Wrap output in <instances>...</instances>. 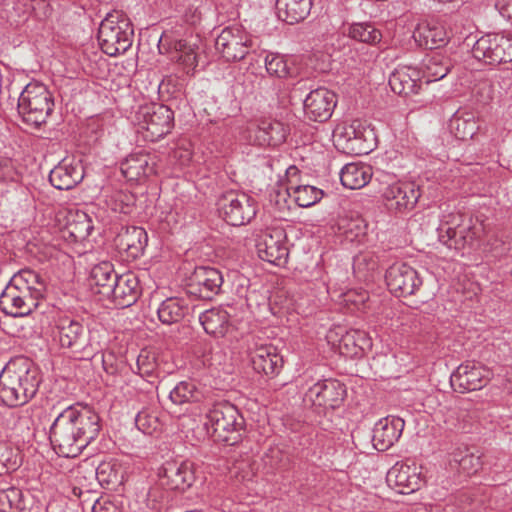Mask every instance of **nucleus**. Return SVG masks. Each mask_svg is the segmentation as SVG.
<instances>
[{
  "instance_id": "nucleus-1",
  "label": "nucleus",
  "mask_w": 512,
  "mask_h": 512,
  "mask_svg": "<svg viewBox=\"0 0 512 512\" xmlns=\"http://www.w3.org/2000/svg\"><path fill=\"white\" fill-rule=\"evenodd\" d=\"M101 429L99 415L88 406H70L54 420L50 441L63 457H76L93 441Z\"/></svg>"
},
{
  "instance_id": "nucleus-2",
  "label": "nucleus",
  "mask_w": 512,
  "mask_h": 512,
  "mask_svg": "<svg viewBox=\"0 0 512 512\" xmlns=\"http://www.w3.org/2000/svg\"><path fill=\"white\" fill-rule=\"evenodd\" d=\"M40 382L39 371L29 359H12L0 373V398L7 406L24 405L35 396Z\"/></svg>"
},
{
  "instance_id": "nucleus-3",
  "label": "nucleus",
  "mask_w": 512,
  "mask_h": 512,
  "mask_svg": "<svg viewBox=\"0 0 512 512\" xmlns=\"http://www.w3.org/2000/svg\"><path fill=\"white\" fill-rule=\"evenodd\" d=\"M204 426L215 441L235 445L242 438L244 418L234 405L222 402L208 411Z\"/></svg>"
},
{
  "instance_id": "nucleus-4",
  "label": "nucleus",
  "mask_w": 512,
  "mask_h": 512,
  "mask_svg": "<svg viewBox=\"0 0 512 512\" xmlns=\"http://www.w3.org/2000/svg\"><path fill=\"white\" fill-rule=\"evenodd\" d=\"M134 30L130 19L114 10L106 15L98 29V42L102 51L109 56L125 53L132 45Z\"/></svg>"
},
{
  "instance_id": "nucleus-5",
  "label": "nucleus",
  "mask_w": 512,
  "mask_h": 512,
  "mask_svg": "<svg viewBox=\"0 0 512 512\" xmlns=\"http://www.w3.org/2000/svg\"><path fill=\"white\" fill-rule=\"evenodd\" d=\"M90 331L78 319L60 317L55 324L54 335L59 345L80 359H89L97 351L91 342Z\"/></svg>"
},
{
  "instance_id": "nucleus-6",
  "label": "nucleus",
  "mask_w": 512,
  "mask_h": 512,
  "mask_svg": "<svg viewBox=\"0 0 512 512\" xmlns=\"http://www.w3.org/2000/svg\"><path fill=\"white\" fill-rule=\"evenodd\" d=\"M133 123L146 141L155 142L172 129L173 112L165 105L145 104L135 112Z\"/></svg>"
},
{
  "instance_id": "nucleus-7",
  "label": "nucleus",
  "mask_w": 512,
  "mask_h": 512,
  "mask_svg": "<svg viewBox=\"0 0 512 512\" xmlns=\"http://www.w3.org/2000/svg\"><path fill=\"white\" fill-rule=\"evenodd\" d=\"M54 102L45 85L38 82L29 83L18 99V112L23 120L31 125L44 123L53 110Z\"/></svg>"
},
{
  "instance_id": "nucleus-8",
  "label": "nucleus",
  "mask_w": 512,
  "mask_h": 512,
  "mask_svg": "<svg viewBox=\"0 0 512 512\" xmlns=\"http://www.w3.org/2000/svg\"><path fill=\"white\" fill-rule=\"evenodd\" d=\"M335 147L347 154L364 155L371 152L376 143L374 130L359 120L339 124L333 131Z\"/></svg>"
},
{
  "instance_id": "nucleus-9",
  "label": "nucleus",
  "mask_w": 512,
  "mask_h": 512,
  "mask_svg": "<svg viewBox=\"0 0 512 512\" xmlns=\"http://www.w3.org/2000/svg\"><path fill=\"white\" fill-rule=\"evenodd\" d=\"M220 216L230 225L249 223L256 215L255 200L244 192L228 191L218 200Z\"/></svg>"
},
{
  "instance_id": "nucleus-10",
  "label": "nucleus",
  "mask_w": 512,
  "mask_h": 512,
  "mask_svg": "<svg viewBox=\"0 0 512 512\" xmlns=\"http://www.w3.org/2000/svg\"><path fill=\"white\" fill-rule=\"evenodd\" d=\"M472 55L478 61L489 65L512 62V33L486 34L480 37L472 47Z\"/></svg>"
},
{
  "instance_id": "nucleus-11",
  "label": "nucleus",
  "mask_w": 512,
  "mask_h": 512,
  "mask_svg": "<svg viewBox=\"0 0 512 512\" xmlns=\"http://www.w3.org/2000/svg\"><path fill=\"white\" fill-rule=\"evenodd\" d=\"M215 47L226 61H239L252 47V39L242 26L232 25L225 27L217 36Z\"/></svg>"
},
{
  "instance_id": "nucleus-12",
  "label": "nucleus",
  "mask_w": 512,
  "mask_h": 512,
  "mask_svg": "<svg viewBox=\"0 0 512 512\" xmlns=\"http://www.w3.org/2000/svg\"><path fill=\"white\" fill-rule=\"evenodd\" d=\"M258 256L271 264L283 265L288 257L286 234L282 228L263 231L256 240Z\"/></svg>"
},
{
  "instance_id": "nucleus-13",
  "label": "nucleus",
  "mask_w": 512,
  "mask_h": 512,
  "mask_svg": "<svg viewBox=\"0 0 512 512\" xmlns=\"http://www.w3.org/2000/svg\"><path fill=\"white\" fill-rule=\"evenodd\" d=\"M421 285L417 271L405 263H395L386 270V287L396 297L412 295Z\"/></svg>"
},
{
  "instance_id": "nucleus-14",
  "label": "nucleus",
  "mask_w": 512,
  "mask_h": 512,
  "mask_svg": "<svg viewBox=\"0 0 512 512\" xmlns=\"http://www.w3.org/2000/svg\"><path fill=\"white\" fill-rule=\"evenodd\" d=\"M337 104L334 92L327 88H317L308 93L303 101L305 117L314 122H325L331 118Z\"/></svg>"
},
{
  "instance_id": "nucleus-15",
  "label": "nucleus",
  "mask_w": 512,
  "mask_h": 512,
  "mask_svg": "<svg viewBox=\"0 0 512 512\" xmlns=\"http://www.w3.org/2000/svg\"><path fill=\"white\" fill-rule=\"evenodd\" d=\"M491 371L475 363H464L452 373L450 377L451 386L455 391L465 393L479 390L489 381Z\"/></svg>"
},
{
  "instance_id": "nucleus-16",
  "label": "nucleus",
  "mask_w": 512,
  "mask_h": 512,
  "mask_svg": "<svg viewBox=\"0 0 512 512\" xmlns=\"http://www.w3.org/2000/svg\"><path fill=\"white\" fill-rule=\"evenodd\" d=\"M345 395L344 384L335 379H325L307 390L304 401L317 407L335 408L344 400Z\"/></svg>"
},
{
  "instance_id": "nucleus-17",
  "label": "nucleus",
  "mask_w": 512,
  "mask_h": 512,
  "mask_svg": "<svg viewBox=\"0 0 512 512\" xmlns=\"http://www.w3.org/2000/svg\"><path fill=\"white\" fill-rule=\"evenodd\" d=\"M161 485L172 490H184L190 487L195 479L194 465L190 461H166L159 470Z\"/></svg>"
},
{
  "instance_id": "nucleus-18",
  "label": "nucleus",
  "mask_w": 512,
  "mask_h": 512,
  "mask_svg": "<svg viewBox=\"0 0 512 512\" xmlns=\"http://www.w3.org/2000/svg\"><path fill=\"white\" fill-rule=\"evenodd\" d=\"M223 284L221 272L213 267H197L188 284L189 292L202 299L218 294Z\"/></svg>"
},
{
  "instance_id": "nucleus-19",
  "label": "nucleus",
  "mask_w": 512,
  "mask_h": 512,
  "mask_svg": "<svg viewBox=\"0 0 512 512\" xmlns=\"http://www.w3.org/2000/svg\"><path fill=\"white\" fill-rule=\"evenodd\" d=\"M386 484L398 494H410L420 488L421 478L415 466L397 462L386 472Z\"/></svg>"
},
{
  "instance_id": "nucleus-20",
  "label": "nucleus",
  "mask_w": 512,
  "mask_h": 512,
  "mask_svg": "<svg viewBox=\"0 0 512 512\" xmlns=\"http://www.w3.org/2000/svg\"><path fill=\"white\" fill-rule=\"evenodd\" d=\"M139 296V280L134 273L128 272L114 280L111 292L109 291L105 298L110 299L119 308H126L133 305Z\"/></svg>"
},
{
  "instance_id": "nucleus-21",
  "label": "nucleus",
  "mask_w": 512,
  "mask_h": 512,
  "mask_svg": "<svg viewBox=\"0 0 512 512\" xmlns=\"http://www.w3.org/2000/svg\"><path fill=\"white\" fill-rule=\"evenodd\" d=\"M84 169L80 161L62 160L49 174L50 183L59 190H69L82 181Z\"/></svg>"
},
{
  "instance_id": "nucleus-22",
  "label": "nucleus",
  "mask_w": 512,
  "mask_h": 512,
  "mask_svg": "<svg viewBox=\"0 0 512 512\" xmlns=\"http://www.w3.org/2000/svg\"><path fill=\"white\" fill-rule=\"evenodd\" d=\"M253 369L267 376L277 375L283 366V358L275 346L260 345L251 352Z\"/></svg>"
},
{
  "instance_id": "nucleus-23",
  "label": "nucleus",
  "mask_w": 512,
  "mask_h": 512,
  "mask_svg": "<svg viewBox=\"0 0 512 512\" xmlns=\"http://www.w3.org/2000/svg\"><path fill=\"white\" fill-rule=\"evenodd\" d=\"M115 246L120 252L126 253L127 257L136 259L142 255L148 237L146 231L141 227H126L115 237Z\"/></svg>"
},
{
  "instance_id": "nucleus-24",
  "label": "nucleus",
  "mask_w": 512,
  "mask_h": 512,
  "mask_svg": "<svg viewBox=\"0 0 512 512\" xmlns=\"http://www.w3.org/2000/svg\"><path fill=\"white\" fill-rule=\"evenodd\" d=\"M419 193L411 183L398 182L386 188V209L403 211L412 208Z\"/></svg>"
},
{
  "instance_id": "nucleus-25",
  "label": "nucleus",
  "mask_w": 512,
  "mask_h": 512,
  "mask_svg": "<svg viewBox=\"0 0 512 512\" xmlns=\"http://www.w3.org/2000/svg\"><path fill=\"white\" fill-rule=\"evenodd\" d=\"M121 171L129 181H137L155 172L151 156L142 151L127 156L121 163Z\"/></svg>"
},
{
  "instance_id": "nucleus-26",
  "label": "nucleus",
  "mask_w": 512,
  "mask_h": 512,
  "mask_svg": "<svg viewBox=\"0 0 512 512\" xmlns=\"http://www.w3.org/2000/svg\"><path fill=\"white\" fill-rule=\"evenodd\" d=\"M453 67L452 59L446 50L435 51L426 57L422 64L423 78L426 83L443 79Z\"/></svg>"
},
{
  "instance_id": "nucleus-27",
  "label": "nucleus",
  "mask_w": 512,
  "mask_h": 512,
  "mask_svg": "<svg viewBox=\"0 0 512 512\" xmlns=\"http://www.w3.org/2000/svg\"><path fill=\"white\" fill-rule=\"evenodd\" d=\"M288 135V128L277 120H262L255 130V142L260 146H277Z\"/></svg>"
},
{
  "instance_id": "nucleus-28",
  "label": "nucleus",
  "mask_w": 512,
  "mask_h": 512,
  "mask_svg": "<svg viewBox=\"0 0 512 512\" xmlns=\"http://www.w3.org/2000/svg\"><path fill=\"white\" fill-rule=\"evenodd\" d=\"M0 308L7 315L23 317L32 313L37 307L34 304V298L24 299L6 286L0 295Z\"/></svg>"
},
{
  "instance_id": "nucleus-29",
  "label": "nucleus",
  "mask_w": 512,
  "mask_h": 512,
  "mask_svg": "<svg viewBox=\"0 0 512 512\" xmlns=\"http://www.w3.org/2000/svg\"><path fill=\"white\" fill-rule=\"evenodd\" d=\"M311 7V0H276L278 17L288 24L304 20L309 15Z\"/></svg>"
},
{
  "instance_id": "nucleus-30",
  "label": "nucleus",
  "mask_w": 512,
  "mask_h": 512,
  "mask_svg": "<svg viewBox=\"0 0 512 512\" xmlns=\"http://www.w3.org/2000/svg\"><path fill=\"white\" fill-rule=\"evenodd\" d=\"M113 264L103 261L95 265L90 272L89 283L95 293L106 297L111 292L114 280L118 277Z\"/></svg>"
},
{
  "instance_id": "nucleus-31",
  "label": "nucleus",
  "mask_w": 512,
  "mask_h": 512,
  "mask_svg": "<svg viewBox=\"0 0 512 512\" xmlns=\"http://www.w3.org/2000/svg\"><path fill=\"white\" fill-rule=\"evenodd\" d=\"M159 50L174 49L176 55L173 57L177 62L183 66L186 74H189L197 65V56L191 47H188L186 42L182 40H170L167 36H162L159 40Z\"/></svg>"
},
{
  "instance_id": "nucleus-32",
  "label": "nucleus",
  "mask_w": 512,
  "mask_h": 512,
  "mask_svg": "<svg viewBox=\"0 0 512 512\" xmlns=\"http://www.w3.org/2000/svg\"><path fill=\"white\" fill-rule=\"evenodd\" d=\"M372 178V168L362 163H348L340 172V180L348 189H360Z\"/></svg>"
},
{
  "instance_id": "nucleus-33",
  "label": "nucleus",
  "mask_w": 512,
  "mask_h": 512,
  "mask_svg": "<svg viewBox=\"0 0 512 512\" xmlns=\"http://www.w3.org/2000/svg\"><path fill=\"white\" fill-rule=\"evenodd\" d=\"M415 42L425 49H436L447 41V33L442 26L420 24L413 32Z\"/></svg>"
},
{
  "instance_id": "nucleus-34",
  "label": "nucleus",
  "mask_w": 512,
  "mask_h": 512,
  "mask_svg": "<svg viewBox=\"0 0 512 512\" xmlns=\"http://www.w3.org/2000/svg\"><path fill=\"white\" fill-rule=\"evenodd\" d=\"M95 476L101 486L116 489L124 482L125 468L116 460L103 461L98 465Z\"/></svg>"
},
{
  "instance_id": "nucleus-35",
  "label": "nucleus",
  "mask_w": 512,
  "mask_h": 512,
  "mask_svg": "<svg viewBox=\"0 0 512 512\" xmlns=\"http://www.w3.org/2000/svg\"><path fill=\"white\" fill-rule=\"evenodd\" d=\"M293 197L299 207H310L319 202L323 197V191L311 185L290 186L284 194L278 192L276 194V203L279 204V198L286 201L285 195Z\"/></svg>"
},
{
  "instance_id": "nucleus-36",
  "label": "nucleus",
  "mask_w": 512,
  "mask_h": 512,
  "mask_svg": "<svg viewBox=\"0 0 512 512\" xmlns=\"http://www.w3.org/2000/svg\"><path fill=\"white\" fill-rule=\"evenodd\" d=\"M199 320L204 330L215 336H224L229 327V314L221 308H212L203 312Z\"/></svg>"
},
{
  "instance_id": "nucleus-37",
  "label": "nucleus",
  "mask_w": 512,
  "mask_h": 512,
  "mask_svg": "<svg viewBox=\"0 0 512 512\" xmlns=\"http://www.w3.org/2000/svg\"><path fill=\"white\" fill-rule=\"evenodd\" d=\"M449 128L457 139H471L478 129L475 116L471 112L457 111L449 122Z\"/></svg>"
},
{
  "instance_id": "nucleus-38",
  "label": "nucleus",
  "mask_w": 512,
  "mask_h": 512,
  "mask_svg": "<svg viewBox=\"0 0 512 512\" xmlns=\"http://www.w3.org/2000/svg\"><path fill=\"white\" fill-rule=\"evenodd\" d=\"M449 464L453 468H458L467 475L478 472L482 466L481 456L468 448H457L449 456Z\"/></svg>"
},
{
  "instance_id": "nucleus-39",
  "label": "nucleus",
  "mask_w": 512,
  "mask_h": 512,
  "mask_svg": "<svg viewBox=\"0 0 512 512\" xmlns=\"http://www.w3.org/2000/svg\"><path fill=\"white\" fill-rule=\"evenodd\" d=\"M204 397L203 391L192 380L179 382L169 393L171 402L175 405L200 402Z\"/></svg>"
},
{
  "instance_id": "nucleus-40",
  "label": "nucleus",
  "mask_w": 512,
  "mask_h": 512,
  "mask_svg": "<svg viewBox=\"0 0 512 512\" xmlns=\"http://www.w3.org/2000/svg\"><path fill=\"white\" fill-rule=\"evenodd\" d=\"M188 307L185 301L177 297L164 300L157 309L159 320L166 325H171L183 319Z\"/></svg>"
},
{
  "instance_id": "nucleus-41",
  "label": "nucleus",
  "mask_w": 512,
  "mask_h": 512,
  "mask_svg": "<svg viewBox=\"0 0 512 512\" xmlns=\"http://www.w3.org/2000/svg\"><path fill=\"white\" fill-rule=\"evenodd\" d=\"M93 228L92 219L85 212L77 211L69 214L66 229L75 241L85 240Z\"/></svg>"
},
{
  "instance_id": "nucleus-42",
  "label": "nucleus",
  "mask_w": 512,
  "mask_h": 512,
  "mask_svg": "<svg viewBox=\"0 0 512 512\" xmlns=\"http://www.w3.org/2000/svg\"><path fill=\"white\" fill-rule=\"evenodd\" d=\"M11 281L31 290L35 295H44L46 291L45 279L40 273L29 268L22 269L14 274Z\"/></svg>"
},
{
  "instance_id": "nucleus-43",
  "label": "nucleus",
  "mask_w": 512,
  "mask_h": 512,
  "mask_svg": "<svg viewBox=\"0 0 512 512\" xmlns=\"http://www.w3.org/2000/svg\"><path fill=\"white\" fill-rule=\"evenodd\" d=\"M22 463L20 450L11 443H0V475L16 471Z\"/></svg>"
},
{
  "instance_id": "nucleus-44",
  "label": "nucleus",
  "mask_w": 512,
  "mask_h": 512,
  "mask_svg": "<svg viewBox=\"0 0 512 512\" xmlns=\"http://www.w3.org/2000/svg\"><path fill=\"white\" fill-rule=\"evenodd\" d=\"M391 90L398 95L407 96L417 93L418 84L416 80L404 70H397L389 76L388 80Z\"/></svg>"
},
{
  "instance_id": "nucleus-45",
  "label": "nucleus",
  "mask_w": 512,
  "mask_h": 512,
  "mask_svg": "<svg viewBox=\"0 0 512 512\" xmlns=\"http://www.w3.org/2000/svg\"><path fill=\"white\" fill-rule=\"evenodd\" d=\"M463 230L457 227H441L439 229V241L450 249L461 250L466 246H471V237L465 238L462 235Z\"/></svg>"
},
{
  "instance_id": "nucleus-46",
  "label": "nucleus",
  "mask_w": 512,
  "mask_h": 512,
  "mask_svg": "<svg viewBox=\"0 0 512 512\" xmlns=\"http://www.w3.org/2000/svg\"><path fill=\"white\" fill-rule=\"evenodd\" d=\"M348 34L352 39L364 43H376L382 38V33L369 23H355L349 27Z\"/></svg>"
},
{
  "instance_id": "nucleus-47",
  "label": "nucleus",
  "mask_w": 512,
  "mask_h": 512,
  "mask_svg": "<svg viewBox=\"0 0 512 512\" xmlns=\"http://www.w3.org/2000/svg\"><path fill=\"white\" fill-rule=\"evenodd\" d=\"M265 67L270 76L286 78L293 75L288 60L279 54H268L265 58Z\"/></svg>"
},
{
  "instance_id": "nucleus-48",
  "label": "nucleus",
  "mask_w": 512,
  "mask_h": 512,
  "mask_svg": "<svg viewBox=\"0 0 512 512\" xmlns=\"http://www.w3.org/2000/svg\"><path fill=\"white\" fill-rule=\"evenodd\" d=\"M23 508L22 492L11 487L0 491V512H17Z\"/></svg>"
},
{
  "instance_id": "nucleus-49",
  "label": "nucleus",
  "mask_w": 512,
  "mask_h": 512,
  "mask_svg": "<svg viewBox=\"0 0 512 512\" xmlns=\"http://www.w3.org/2000/svg\"><path fill=\"white\" fill-rule=\"evenodd\" d=\"M364 341V333L357 330L346 331L339 339V347L342 353L358 354V348L363 350L361 342Z\"/></svg>"
},
{
  "instance_id": "nucleus-50",
  "label": "nucleus",
  "mask_w": 512,
  "mask_h": 512,
  "mask_svg": "<svg viewBox=\"0 0 512 512\" xmlns=\"http://www.w3.org/2000/svg\"><path fill=\"white\" fill-rule=\"evenodd\" d=\"M255 471V465L249 457L236 460L229 469L231 477L241 482L252 480Z\"/></svg>"
},
{
  "instance_id": "nucleus-51",
  "label": "nucleus",
  "mask_w": 512,
  "mask_h": 512,
  "mask_svg": "<svg viewBox=\"0 0 512 512\" xmlns=\"http://www.w3.org/2000/svg\"><path fill=\"white\" fill-rule=\"evenodd\" d=\"M136 365L140 376L151 377L158 367L156 353L142 349L137 357Z\"/></svg>"
},
{
  "instance_id": "nucleus-52",
  "label": "nucleus",
  "mask_w": 512,
  "mask_h": 512,
  "mask_svg": "<svg viewBox=\"0 0 512 512\" xmlns=\"http://www.w3.org/2000/svg\"><path fill=\"white\" fill-rule=\"evenodd\" d=\"M20 181V175L11 159L0 158V185L15 187Z\"/></svg>"
},
{
  "instance_id": "nucleus-53",
  "label": "nucleus",
  "mask_w": 512,
  "mask_h": 512,
  "mask_svg": "<svg viewBox=\"0 0 512 512\" xmlns=\"http://www.w3.org/2000/svg\"><path fill=\"white\" fill-rule=\"evenodd\" d=\"M136 427L145 434H152L158 429V418L149 411H140L135 417Z\"/></svg>"
},
{
  "instance_id": "nucleus-54",
  "label": "nucleus",
  "mask_w": 512,
  "mask_h": 512,
  "mask_svg": "<svg viewBox=\"0 0 512 512\" xmlns=\"http://www.w3.org/2000/svg\"><path fill=\"white\" fill-rule=\"evenodd\" d=\"M132 203L133 197L121 191L114 193L108 202L113 211L122 214L131 212Z\"/></svg>"
},
{
  "instance_id": "nucleus-55",
  "label": "nucleus",
  "mask_w": 512,
  "mask_h": 512,
  "mask_svg": "<svg viewBox=\"0 0 512 512\" xmlns=\"http://www.w3.org/2000/svg\"><path fill=\"white\" fill-rule=\"evenodd\" d=\"M404 426L405 422L402 418L397 416H386V432L390 431V434H386L389 446L399 440L404 430Z\"/></svg>"
},
{
  "instance_id": "nucleus-56",
  "label": "nucleus",
  "mask_w": 512,
  "mask_h": 512,
  "mask_svg": "<svg viewBox=\"0 0 512 512\" xmlns=\"http://www.w3.org/2000/svg\"><path fill=\"white\" fill-rule=\"evenodd\" d=\"M164 497V491L160 487L154 486L147 490L144 501L149 509L158 510L163 503Z\"/></svg>"
},
{
  "instance_id": "nucleus-57",
  "label": "nucleus",
  "mask_w": 512,
  "mask_h": 512,
  "mask_svg": "<svg viewBox=\"0 0 512 512\" xmlns=\"http://www.w3.org/2000/svg\"><path fill=\"white\" fill-rule=\"evenodd\" d=\"M72 494L79 498L81 503L84 504H91V508L93 512L97 511L98 506L100 503L98 502L96 498V493L91 490H83L81 487L74 486L72 488Z\"/></svg>"
},
{
  "instance_id": "nucleus-58",
  "label": "nucleus",
  "mask_w": 512,
  "mask_h": 512,
  "mask_svg": "<svg viewBox=\"0 0 512 512\" xmlns=\"http://www.w3.org/2000/svg\"><path fill=\"white\" fill-rule=\"evenodd\" d=\"M459 227L463 230L462 235L465 236V238L471 237V245L480 237L482 232V226L473 224L472 219H469L467 223L463 222Z\"/></svg>"
},
{
  "instance_id": "nucleus-59",
  "label": "nucleus",
  "mask_w": 512,
  "mask_h": 512,
  "mask_svg": "<svg viewBox=\"0 0 512 512\" xmlns=\"http://www.w3.org/2000/svg\"><path fill=\"white\" fill-rule=\"evenodd\" d=\"M8 288L12 289L14 292L22 296L24 299L27 298H34V304H36V307L38 306V301L41 299L44 295H35L34 292L31 290H28L27 288H24L21 285H17L13 283V281L10 280V282L7 285Z\"/></svg>"
},
{
  "instance_id": "nucleus-60",
  "label": "nucleus",
  "mask_w": 512,
  "mask_h": 512,
  "mask_svg": "<svg viewBox=\"0 0 512 512\" xmlns=\"http://www.w3.org/2000/svg\"><path fill=\"white\" fill-rule=\"evenodd\" d=\"M495 7L503 17L512 21V0H497Z\"/></svg>"
},
{
  "instance_id": "nucleus-61",
  "label": "nucleus",
  "mask_w": 512,
  "mask_h": 512,
  "mask_svg": "<svg viewBox=\"0 0 512 512\" xmlns=\"http://www.w3.org/2000/svg\"><path fill=\"white\" fill-rule=\"evenodd\" d=\"M378 425H379V424H377V425H376V428H375V434H374V436H373V442H374V444H373V445H374V447H375L377 450L381 451V450H383V449L378 447V445H379V444H382V440L380 439V436H381V435H380V430H381V429L378 427Z\"/></svg>"
},
{
  "instance_id": "nucleus-62",
  "label": "nucleus",
  "mask_w": 512,
  "mask_h": 512,
  "mask_svg": "<svg viewBox=\"0 0 512 512\" xmlns=\"http://www.w3.org/2000/svg\"><path fill=\"white\" fill-rule=\"evenodd\" d=\"M401 5H402V8L400 9V12H403V11L406 9V5H405V3H404V2H402V3H401ZM389 14H390L393 18H397V17H398V15H399V11H395V12H393V11H389Z\"/></svg>"
},
{
  "instance_id": "nucleus-63",
  "label": "nucleus",
  "mask_w": 512,
  "mask_h": 512,
  "mask_svg": "<svg viewBox=\"0 0 512 512\" xmlns=\"http://www.w3.org/2000/svg\"><path fill=\"white\" fill-rule=\"evenodd\" d=\"M291 171L296 172V171H297V168H296L295 166H291V167L287 170V172L290 174V173H291Z\"/></svg>"
},
{
  "instance_id": "nucleus-64",
  "label": "nucleus",
  "mask_w": 512,
  "mask_h": 512,
  "mask_svg": "<svg viewBox=\"0 0 512 512\" xmlns=\"http://www.w3.org/2000/svg\"><path fill=\"white\" fill-rule=\"evenodd\" d=\"M508 381L512 383V375L509 377Z\"/></svg>"
}]
</instances>
